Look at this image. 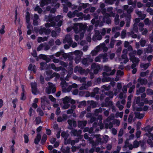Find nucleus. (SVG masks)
<instances>
[{
  "label": "nucleus",
  "instance_id": "1",
  "mask_svg": "<svg viewBox=\"0 0 153 153\" xmlns=\"http://www.w3.org/2000/svg\"><path fill=\"white\" fill-rule=\"evenodd\" d=\"M46 20L47 21L49 22L51 24L49 23H48L45 24V26L46 27H48L51 26H55V24L57 22V26L58 27L61 26L62 23V17L61 16L59 15L57 16L55 18H53L52 16L50 15L49 16L46 17Z\"/></svg>",
  "mask_w": 153,
  "mask_h": 153
},
{
  "label": "nucleus",
  "instance_id": "2",
  "mask_svg": "<svg viewBox=\"0 0 153 153\" xmlns=\"http://www.w3.org/2000/svg\"><path fill=\"white\" fill-rule=\"evenodd\" d=\"M136 51H132L129 54L130 59L133 63L131 65V68L133 69L132 72V73L134 74H135L137 71L136 69L134 68L139 62V60L138 58L134 57V55L136 54Z\"/></svg>",
  "mask_w": 153,
  "mask_h": 153
},
{
  "label": "nucleus",
  "instance_id": "3",
  "mask_svg": "<svg viewBox=\"0 0 153 153\" xmlns=\"http://www.w3.org/2000/svg\"><path fill=\"white\" fill-rule=\"evenodd\" d=\"M86 28V26L81 23H75L74 24L73 29L75 33H78L80 31H82L80 34V39L82 38L84 34L83 32Z\"/></svg>",
  "mask_w": 153,
  "mask_h": 153
},
{
  "label": "nucleus",
  "instance_id": "4",
  "mask_svg": "<svg viewBox=\"0 0 153 153\" xmlns=\"http://www.w3.org/2000/svg\"><path fill=\"white\" fill-rule=\"evenodd\" d=\"M105 70L106 71L103 74L104 78L102 79V81L103 82H108L110 80V79L109 77H106V76H108L110 75H113L115 72V70L113 69L111 72L110 74L109 73V71L111 70V69L108 66H105L104 68Z\"/></svg>",
  "mask_w": 153,
  "mask_h": 153
},
{
  "label": "nucleus",
  "instance_id": "5",
  "mask_svg": "<svg viewBox=\"0 0 153 153\" xmlns=\"http://www.w3.org/2000/svg\"><path fill=\"white\" fill-rule=\"evenodd\" d=\"M103 50L104 52H105L107 50V48L105 46L104 43L100 44L99 46H98L93 51L91 52V54L92 56H95L98 52L100 50Z\"/></svg>",
  "mask_w": 153,
  "mask_h": 153
},
{
  "label": "nucleus",
  "instance_id": "6",
  "mask_svg": "<svg viewBox=\"0 0 153 153\" xmlns=\"http://www.w3.org/2000/svg\"><path fill=\"white\" fill-rule=\"evenodd\" d=\"M112 7H110L107 9V13L105 14V17L103 18V21L105 22L106 21V19H107V17L109 16H113L114 17V13H112L111 11L112 10ZM111 22V20L109 19H107L106 20V22L107 24H109Z\"/></svg>",
  "mask_w": 153,
  "mask_h": 153
},
{
  "label": "nucleus",
  "instance_id": "7",
  "mask_svg": "<svg viewBox=\"0 0 153 153\" xmlns=\"http://www.w3.org/2000/svg\"><path fill=\"white\" fill-rule=\"evenodd\" d=\"M63 101L64 105L62 106V108L64 109H66L69 108L70 106V104H69V102H71L73 103V102H74V101L71 100V99L69 97L67 96L63 99Z\"/></svg>",
  "mask_w": 153,
  "mask_h": 153
},
{
  "label": "nucleus",
  "instance_id": "8",
  "mask_svg": "<svg viewBox=\"0 0 153 153\" xmlns=\"http://www.w3.org/2000/svg\"><path fill=\"white\" fill-rule=\"evenodd\" d=\"M63 42L64 43H68L69 45H71L72 47L74 48L76 47L77 44L75 42L72 43V37L70 35H67L65 36V39L63 40Z\"/></svg>",
  "mask_w": 153,
  "mask_h": 153
},
{
  "label": "nucleus",
  "instance_id": "9",
  "mask_svg": "<svg viewBox=\"0 0 153 153\" xmlns=\"http://www.w3.org/2000/svg\"><path fill=\"white\" fill-rule=\"evenodd\" d=\"M107 57V55L106 53L103 54H100L95 58V61L96 62H99L102 59L103 62H107L108 60Z\"/></svg>",
  "mask_w": 153,
  "mask_h": 153
},
{
  "label": "nucleus",
  "instance_id": "10",
  "mask_svg": "<svg viewBox=\"0 0 153 153\" xmlns=\"http://www.w3.org/2000/svg\"><path fill=\"white\" fill-rule=\"evenodd\" d=\"M139 145V143L137 141H135L133 143V146L132 145L130 144L129 143L128 140H127L125 143V147H128L130 150H131L134 148H136L138 147Z\"/></svg>",
  "mask_w": 153,
  "mask_h": 153
},
{
  "label": "nucleus",
  "instance_id": "11",
  "mask_svg": "<svg viewBox=\"0 0 153 153\" xmlns=\"http://www.w3.org/2000/svg\"><path fill=\"white\" fill-rule=\"evenodd\" d=\"M74 54L77 56V57L75 59V62L77 64L79 63L81 59V56L83 54L82 52L80 51L76 50L74 52Z\"/></svg>",
  "mask_w": 153,
  "mask_h": 153
},
{
  "label": "nucleus",
  "instance_id": "12",
  "mask_svg": "<svg viewBox=\"0 0 153 153\" xmlns=\"http://www.w3.org/2000/svg\"><path fill=\"white\" fill-rule=\"evenodd\" d=\"M48 84L49 87L48 88H46V92L48 94H50L51 91L53 93H54L56 91V88L54 85L50 83H49Z\"/></svg>",
  "mask_w": 153,
  "mask_h": 153
},
{
  "label": "nucleus",
  "instance_id": "13",
  "mask_svg": "<svg viewBox=\"0 0 153 153\" xmlns=\"http://www.w3.org/2000/svg\"><path fill=\"white\" fill-rule=\"evenodd\" d=\"M78 11L77 10H75L73 13L69 12L68 13V16L69 18H71L74 17L76 16L77 17L81 16L82 15V13H77Z\"/></svg>",
  "mask_w": 153,
  "mask_h": 153
},
{
  "label": "nucleus",
  "instance_id": "14",
  "mask_svg": "<svg viewBox=\"0 0 153 153\" xmlns=\"http://www.w3.org/2000/svg\"><path fill=\"white\" fill-rule=\"evenodd\" d=\"M30 13L28 12H26V20L27 25V27L28 29H32V25L29 23L30 20Z\"/></svg>",
  "mask_w": 153,
  "mask_h": 153
},
{
  "label": "nucleus",
  "instance_id": "15",
  "mask_svg": "<svg viewBox=\"0 0 153 153\" xmlns=\"http://www.w3.org/2000/svg\"><path fill=\"white\" fill-rule=\"evenodd\" d=\"M51 73H52L50 71H49V73L47 71H46V75L48 77V79H47V78H46L47 80H48L49 79L51 78L54 76H56V78H57L59 77V75L57 74L54 73L52 75H51Z\"/></svg>",
  "mask_w": 153,
  "mask_h": 153
},
{
  "label": "nucleus",
  "instance_id": "16",
  "mask_svg": "<svg viewBox=\"0 0 153 153\" xmlns=\"http://www.w3.org/2000/svg\"><path fill=\"white\" fill-rule=\"evenodd\" d=\"M91 68L92 69L94 70V73L95 74H97L100 68L99 65L95 63L92 64Z\"/></svg>",
  "mask_w": 153,
  "mask_h": 153
},
{
  "label": "nucleus",
  "instance_id": "17",
  "mask_svg": "<svg viewBox=\"0 0 153 153\" xmlns=\"http://www.w3.org/2000/svg\"><path fill=\"white\" fill-rule=\"evenodd\" d=\"M100 34L99 31H95V34L93 38V40L94 41L101 40L102 39V36Z\"/></svg>",
  "mask_w": 153,
  "mask_h": 153
},
{
  "label": "nucleus",
  "instance_id": "18",
  "mask_svg": "<svg viewBox=\"0 0 153 153\" xmlns=\"http://www.w3.org/2000/svg\"><path fill=\"white\" fill-rule=\"evenodd\" d=\"M127 50L126 49L124 50L123 53L122 55V58L123 59H125L124 61V63H126L128 61V59L127 57L126 56V54L127 53Z\"/></svg>",
  "mask_w": 153,
  "mask_h": 153
},
{
  "label": "nucleus",
  "instance_id": "19",
  "mask_svg": "<svg viewBox=\"0 0 153 153\" xmlns=\"http://www.w3.org/2000/svg\"><path fill=\"white\" fill-rule=\"evenodd\" d=\"M50 30L48 29L46 30L44 27L41 28L39 31V33L40 34H42L44 32L46 34H48L50 33Z\"/></svg>",
  "mask_w": 153,
  "mask_h": 153
},
{
  "label": "nucleus",
  "instance_id": "20",
  "mask_svg": "<svg viewBox=\"0 0 153 153\" xmlns=\"http://www.w3.org/2000/svg\"><path fill=\"white\" fill-rule=\"evenodd\" d=\"M67 118V116L66 114H63L62 116V117H59L57 118V120L58 122H60L66 120Z\"/></svg>",
  "mask_w": 153,
  "mask_h": 153
},
{
  "label": "nucleus",
  "instance_id": "21",
  "mask_svg": "<svg viewBox=\"0 0 153 153\" xmlns=\"http://www.w3.org/2000/svg\"><path fill=\"white\" fill-rule=\"evenodd\" d=\"M31 85L32 93L34 94H36L37 93V91L36 88V83L35 82L32 83Z\"/></svg>",
  "mask_w": 153,
  "mask_h": 153
},
{
  "label": "nucleus",
  "instance_id": "22",
  "mask_svg": "<svg viewBox=\"0 0 153 153\" xmlns=\"http://www.w3.org/2000/svg\"><path fill=\"white\" fill-rule=\"evenodd\" d=\"M148 133H146V134L150 138L149 139L151 140L150 138H151L153 140V134H152L150 133L151 132L153 131V127L149 129L148 130Z\"/></svg>",
  "mask_w": 153,
  "mask_h": 153
},
{
  "label": "nucleus",
  "instance_id": "23",
  "mask_svg": "<svg viewBox=\"0 0 153 153\" xmlns=\"http://www.w3.org/2000/svg\"><path fill=\"white\" fill-rule=\"evenodd\" d=\"M91 83L90 81H88L87 83V84L85 85L84 84H83L82 86L80 87V90H83L86 89L88 87L91 86Z\"/></svg>",
  "mask_w": 153,
  "mask_h": 153
},
{
  "label": "nucleus",
  "instance_id": "24",
  "mask_svg": "<svg viewBox=\"0 0 153 153\" xmlns=\"http://www.w3.org/2000/svg\"><path fill=\"white\" fill-rule=\"evenodd\" d=\"M84 70H82V68L80 67H76L74 69V72H79L80 74H82L84 72Z\"/></svg>",
  "mask_w": 153,
  "mask_h": 153
},
{
  "label": "nucleus",
  "instance_id": "25",
  "mask_svg": "<svg viewBox=\"0 0 153 153\" xmlns=\"http://www.w3.org/2000/svg\"><path fill=\"white\" fill-rule=\"evenodd\" d=\"M93 60L89 59H84L83 60L82 64L85 65H88Z\"/></svg>",
  "mask_w": 153,
  "mask_h": 153
},
{
  "label": "nucleus",
  "instance_id": "26",
  "mask_svg": "<svg viewBox=\"0 0 153 153\" xmlns=\"http://www.w3.org/2000/svg\"><path fill=\"white\" fill-rule=\"evenodd\" d=\"M28 70L33 71L34 73H35L36 71V68L35 66L32 64H30L28 67Z\"/></svg>",
  "mask_w": 153,
  "mask_h": 153
},
{
  "label": "nucleus",
  "instance_id": "27",
  "mask_svg": "<svg viewBox=\"0 0 153 153\" xmlns=\"http://www.w3.org/2000/svg\"><path fill=\"white\" fill-rule=\"evenodd\" d=\"M40 4L42 7H43L48 2H50L51 0H40Z\"/></svg>",
  "mask_w": 153,
  "mask_h": 153
},
{
  "label": "nucleus",
  "instance_id": "28",
  "mask_svg": "<svg viewBox=\"0 0 153 153\" xmlns=\"http://www.w3.org/2000/svg\"><path fill=\"white\" fill-rule=\"evenodd\" d=\"M39 100L38 98H35L32 104V106L33 108H36L37 107V103L38 102Z\"/></svg>",
  "mask_w": 153,
  "mask_h": 153
},
{
  "label": "nucleus",
  "instance_id": "29",
  "mask_svg": "<svg viewBox=\"0 0 153 153\" xmlns=\"http://www.w3.org/2000/svg\"><path fill=\"white\" fill-rule=\"evenodd\" d=\"M61 85L63 90L67 88L68 86V84L64 80L62 81Z\"/></svg>",
  "mask_w": 153,
  "mask_h": 153
},
{
  "label": "nucleus",
  "instance_id": "30",
  "mask_svg": "<svg viewBox=\"0 0 153 153\" xmlns=\"http://www.w3.org/2000/svg\"><path fill=\"white\" fill-rule=\"evenodd\" d=\"M39 17L38 16L35 14L34 15V17L33 19V23L34 25H37L38 24V22L37 20L38 19Z\"/></svg>",
  "mask_w": 153,
  "mask_h": 153
},
{
  "label": "nucleus",
  "instance_id": "31",
  "mask_svg": "<svg viewBox=\"0 0 153 153\" xmlns=\"http://www.w3.org/2000/svg\"><path fill=\"white\" fill-rule=\"evenodd\" d=\"M41 135L38 134L37 135L36 137L34 140V143L35 144H38L41 139Z\"/></svg>",
  "mask_w": 153,
  "mask_h": 153
},
{
  "label": "nucleus",
  "instance_id": "32",
  "mask_svg": "<svg viewBox=\"0 0 153 153\" xmlns=\"http://www.w3.org/2000/svg\"><path fill=\"white\" fill-rule=\"evenodd\" d=\"M87 123L86 121H79L78 123V126L79 127H82L85 126Z\"/></svg>",
  "mask_w": 153,
  "mask_h": 153
},
{
  "label": "nucleus",
  "instance_id": "33",
  "mask_svg": "<svg viewBox=\"0 0 153 153\" xmlns=\"http://www.w3.org/2000/svg\"><path fill=\"white\" fill-rule=\"evenodd\" d=\"M122 88V85L120 83H118L117 85V88L118 90H116L114 91V94L115 95H116L119 92V90H120Z\"/></svg>",
  "mask_w": 153,
  "mask_h": 153
},
{
  "label": "nucleus",
  "instance_id": "34",
  "mask_svg": "<svg viewBox=\"0 0 153 153\" xmlns=\"http://www.w3.org/2000/svg\"><path fill=\"white\" fill-rule=\"evenodd\" d=\"M72 133L74 136H78L80 134L81 131H79L78 132L76 130H73L72 131Z\"/></svg>",
  "mask_w": 153,
  "mask_h": 153
},
{
  "label": "nucleus",
  "instance_id": "35",
  "mask_svg": "<svg viewBox=\"0 0 153 153\" xmlns=\"http://www.w3.org/2000/svg\"><path fill=\"white\" fill-rule=\"evenodd\" d=\"M149 64H141L140 65V67L142 70H145L149 66Z\"/></svg>",
  "mask_w": 153,
  "mask_h": 153
},
{
  "label": "nucleus",
  "instance_id": "36",
  "mask_svg": "<svg viewBox=\"0 0 153 153\" xmlns=\"http://www.w3.org/2000/svg\"><path fill=\"white\" fill-rule=\"evenodd\" d=\"M136 117L139 119H141L144 116V114H140L139 112L136 113Z\"/></svg>",
  "mask_w": 153,
  "mask_h": 153
},
{
  "label": "nucleus",
  "instance_id": "37",
  "mask_svg": "<svg viewBox=\"0 0 153 153\" xmlns=\"http://www.w3.org/2000/svg\"><path fill=\"white\" fill-rule=\"evenodd\" d=\"M52 69L55 70V71H58L60 70L61 68L60 67L56 68L54 64H51V65Z\"/></svg>",
  "mask_w": 153,
  "mask_h": 153
},
{
  "label": "nucleus",
  "instance_id": "38",
  "mask_svg": "<svg viewBox=\"0 0 153 153\" xmlns=\"http://www.w3.org/2000/svg\"><path fill=\"white\" fill-rule=\"evenodd\" d=\"M110 86L109 85H103L102 86V91H104L105 90H108L110 88Z\"/></svg>",
  "mask_w": 153,
  "mask_h": 153
},
{
  "label": "nucleus",
  "instance_id": "39",
  "mask_svg": "<svg viewBox=\"0 0 153 153\" xmlns=\"http://www.w3.org/2000/svg\"><path fill=\"white\" fill-rule=\"evenodd\" d=\"M47 40V38L46 37L42 38L41 37H39L38 38V42H43Z\"/></svg>",
  "mask_w": 153,
  "mask_h": 153
},
{
  "label": "nucleus",
  "instance_id": "40",
  "mask_svg": "<svg viewBox=\"0 0 153 153\" xmlns=\"http://www.w3.org/2000/svg\"><path fill=\"white\" fill-rule=\"evenodd\" d=\"M88 102L91 105L93 108L95 107L97 105L96 103L93 101H89Z\"/></svg>",
  "mask_w": 153,
  "mask_h": 153
},
{
  "label": "nucleus",
  "instance_id": "41",
  "mask_svg": "<svg viewBox=\"0 0 153 153\" xmlns=\"http://www.w3.org/2000/svg\"><path fill=\"white\" fill-rule=\"evenodd\" d=\"M34 10L38 11L39 13H41L42 12V9L39 8V7L37 6L34 8Z\"/></svg>",
  "mask_w": 153,
  "mask_h": 153
},
{
  "label": "nucleus",
  "instance_id": "42",
  "mask_svg": "<svg viewBox=\"0 0 153 153\" xmlns=\"http://www.w3.org/2000/svg\"><path fill=\"white\" fill-rule=\"evenodd\" d=\"M5 26L4 25H2L0 30V33L1 34H3L5 32L4 28Z\"/></svg>",
  "mask_w": 153,
  "mask_h": 153
},
{
  "label": "nucleus",
  "instance_id": "43",
  "mask_svg": "<svg viewBox=\"0 0 153 153\" xmlns=\"http://www.w3.org/2000/svg\"><path fill=\"white\" fill-rule=\"evenodd\" d=\"M119 15H117L115 17V22L116 24L117 25L119 23Z\"/></svg>",
  "mask_w": 153,
  "mask_h": 153
},
{
  "label": "nucleus",
  "instance_id": "44",
  "mask_svg": "<svg viewBox=\"0 0 153 153\" xmlns=\"http://www.w3.org/2000/svg\"><path fill=\"white\" fill-rule=\"evenodd\" d=\"M126 31L125 30H123L121 33V36L122 38H124L126 35Z\"/></svg>",
  "mask_w": 153,
  "mask_h": 153
},
{
  "label": "nucleus",
  "instance_id": "45",
  "mask_svg": "<svg viewBox=\"0 0 153 153\" xmlns=\"http://www.w3.org/2000/svg\"><path fill=\"white\" fill-rule=\"evenodd\" d=\"M29 114L30 116H31L34 114V111L31 108L30 109L29 111Z\"/></svg>",
  "mask_w": 153,
  "mask_h": 153
},
{
  "label": "nucleus",
  "instance_id": "46",
  "mask_svg": "<svg viewBox=\"0 0 153 153\" xmlns=\"http://www.w3.org/2000/svg\"><path fill=\"white\" fill-rule=\"evenodd\" d=\"M47 138V135L45 134H43L42 140V142L45 143V141H46V140Z\"/></svg>",
  "mask_w": 153,
  "mask_h": 153
},
{
  "label": "nucleus",
  "instance_id": "47",
  "mask_svg": "<svg viewBox=\"0 0 153 153\" xmlns=\"http://www.w3.org/2000/svg\"><path fill=\"white\" fill-rule=\"evenodd\" d=\"M145 91V88L144 87H141L139 91H137V94H138L139 93H142L144 92Z\"/></svg>",
  "mask_w": 153,
  "mask_h": 153
},
{
  "label": "nucleus",
  "instance_id": "48",
  "mask_svg": "<svg viewBox=\"0 0 153 153\" xmlns=\"http://www.w3.org/2000/svg\"><path fill=\"white\" fill-rule=\"evenodd\" d=\"M131 83H129L127 86H124L123 87V91L124 92H126L127 91V87H129V86L131 85Z\"/></svg>",
  "mask_w": 153,
  "mask_h": 153
},
{
  "label": "nucleus",
  "instance_id": "49",
  "mask_svg": "<svg viewBox=\"0 0 153 153\" xmlns=\"http://www.w3.org/2000/svg\"><path fill=\"white\" fill-rule=\"evenodd\" d=\"M41 101L42 104H44L45 102H47L46 97H43L42 98H41Z\"/></svg>",
  "mask_w": 153,
  "mask_h": 153
},
{
  "label": "nucleus",
  "instance_id": "50",
  "mask_svg": "<svg viewBox=\"0 0 153 153\" xmlns=\"http://www.w3.org/2000/svg\"><path fill=\"white\" fill-rule=\"evenodd\" d=\"M102 111L101 108H99L98 109L96 110L95 112V116H97V113L99 112H101Z\"/></svg>",
  "mask_w": 153,
  "mask_h": 153
},
{
  "label": "nucleus",
  "instance_id": "51",
  "mask_svg": "<svg viewBox=\"0 0 153 153\" xmlns=\"http://www.w3.org/2000/svg\"><path fill=\"white\" fill-rule=\"evenodd\" d=\"M44 46V45L43 44H40L37 48V50L38 51H39L42 50L43 47Z\"/></svg>",
  "mask_w": 153,
  "mask_h": 153
},
{
  "label": "nucleus",
  "instance_id": "52",
  "mask_svg": "<svg viewBox=\"0 0 153 153\" xmlns=\"http://www.w3.org/2000/svg\"><path fill=\"white\" fill-rule=\"evenodd\" d=\"M24 137L25 140V142L26 143H27L28 142V137L26 135H24Z\"/></svg>",
  "mask_w": 153,
  "mask_h": 153
},
{
  "label": "nucleus",
  "instance_id": "53",
  "mask_svg": "<svg viewBox=\"0 0 153 153\" xmlns=\"http://www.w3.org/2000/svg\"><path fill=\"white\" fill-rule=\"evenodd\" d=\"M146 43L145 40L143 39H141L140 42V44L142 47H144Z\"/></svg>",
  "mask_w": 153,
  "mask_h": 153
},
{
  "label": "nucleus",
  "instance_id": "54",
  "mask_svg": "<svg viewBox=\"0 0 153 153\" xmlns=\"http://www.w3.org/2000/svg\"><path fill=\"white\" fill-rule=\"evenodd\" d=\"M152 49L150 46H149L147 50L146 51V52L147 53H149L151 52L152 51Z\"/></svg>",
  "mask_w": 153,
  "mask_h": 153
},
{
  "label": "nucleus",
  "instance_id": "55",
  "mask_svg": "<svg viewBox=\"0 0 153 153\" xmlns=\"http://www.w3.org/2000/svg\"><path fill=\"white\" fill-rule=\"evenodd\" d=\"M147 11L149 13L150 15H153V10L150 8H149L147 9Z\"/></svg>",
  "mask_w": 153,
  "mask_h": 153
},
{
  "label": "nucleus",
  "instance_id": "56",
  "mask_svg": "<svg viewBox=\"0 0 153 153\" xmlns=\"http://www.w3.org/2000/svg\"><path fill=\"white\" fill-rule=\"evenodd\" d=\"M37 111L39 114L41 116H42L43 115V112L40 108H38L37 109Z\"/></svg>",
  "mask_w": 153,
  "mask_h": 153
},
{
  "label": "nucleus",
  "instance_id": "57",
  "mask_svg": "<svg viewBox=\"0 0 153 153\" xmlns=\"http://www.w3.org/2000/svg\"><path fill=\"white\" fill-rule=\"evenodd\" d=\"M114 40L113 39H112L111 40L110 45V48H112L113 47L114 45Z\"/></svg>",
  "mask_w": 153,
  "mask_h": 153
},
{
  "label": "nucleus",
  "instance_id": "58",
  "mask_svg": "<svg viewBox=\"0 0 153 153\" xmlns=\"http://www.w3.org/2000/svg\"><path fill=\"white\" fill-rule=\"evenodd\" d=\"M120 28L119 27H117L113 28L112 31L113 32H115L120 30Z\"/></svg>",
  "mask_w": 153,
  "mask_h": 153
},
{
  "label": "nucleus",
  "instance_id": "59",
  "mask_svg": "<svg viewBox=\"0 0 153 153\" xmlns=\"http://www.w3.org/2000/svg\"><path fill=\"white\" fill-rule=\"evenodd\" d=\"M123 74V72L120 70L118 71L117 72V76H121Z\"/></svg>",
  "mask_w": 153,
  "mask_h": 153
},
{
  "label": "nucleus",
  "instance_id": "60",
  "mask_svg": "<svg viewBox=\"0 0 153 153\" xmlns=\"http://www.w3.org/2000/svg\"><path fill=\"white\" fill-rule=\"evenodd\" d=\"M105 127L106 128H111L112 127V124L111 123H110L108 125L106 124Z\"/></svg>",
  "mask_w": 153,
  "mask_h": 153
},
{
  "label": "nucleus",
  "instance_id": "61",
  "mask_svg": "<svg viewBox=\"0 0 153 153\" xmlns=\"http://www.w3.org/2000/svg\"><path fill=\"white\" fill-rule=\"evenodd\" d=\"M89 4H81V6H82L83 8H85L86 7L88 6Z\"/></svg>",
  "mask_w": 153,
  "mask_h": 153
},
{
  "label": "nucleus",
  "instance_id": "62",
  "mask_svg": "<svg viewBox=\"0 0 153 153\" xmlns=\"http://www.w3.org/2000/svg\"><path fill=\"white\" fill-rule=\"evenodd\" d=\"M96 138H97V140L98 142H100L101 141V138L100 137V135H96L95 136Z\"/></svg>",
  "mask_w": 153,
  "mask_h": 153
},
{
  "label": "nucleus",
  "instance_id": "63",
  "mask_svg": "<svg viewBox=\"0 0 153 153\" xmlns=\"http://www.w3.org/2000/svg\"><path fill=\"white\" fill-rule=\"evenodd\" d=\"M119 104H120L119 102H118L117 103V106L119 108L120 110H121L123 109V106L122 105H120Z\"/></svg>",
  "mask_w": 153,
  "mask_h": 153
},
{
  "label": "nucleus",
  "instance_id": "64",
  "mask_svg": "<svg viewBox=\"0 0 153 153\" xmlns=\"http://www.w3.org/2000/svg\"><path fill=\"white\" fill-rule=\"evenodd\" d=\"M53 3L52 6L54 5L55 7L56 8H58L59 7V4L58 3H56V1L55 2H53Z\"/></svg>",
  "mask_w": 153,
  "mask_h": 153
}]
</instances>
